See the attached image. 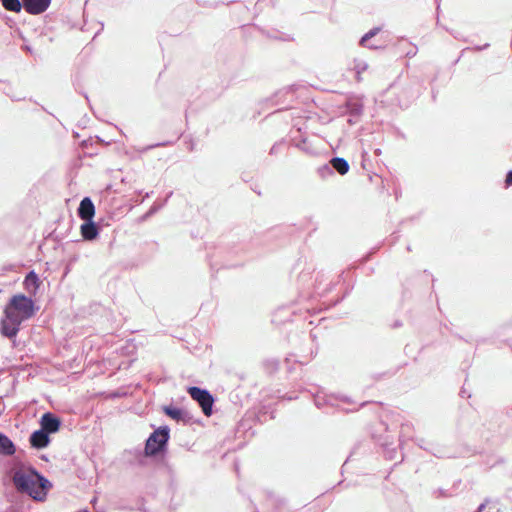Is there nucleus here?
I'll use <instances>...</instances> for the list:
<instances>
[{
  "instance_id": "obj_1",
  "label": "nucleus",
  "mask_w": 512,
  "mask_h": 512,
  "mask_svg": "<svg viewBox=\"0 0 512 512\" xmlns=\"http://www.w3.org/2000/svg\"><path fill=\"white\" fill-rule=\"evenodd\" d=\"M35 313L34 302L23 294L14 295L4 309V318L0 322L1 334L13 338L17 335L21 323Z\"/></svg>"
},
{
  "instance_id": "obj_11",
  "label": "nucleus",
  "mask_w": 512,
  "mask_h": 512,
  "mask_svg": "<svg viewBox=\"0 0 512 512\" xmlns=\"http://www.w3.org/2000/svg\"><path fill=\"white\" fill-rule=\"evenodd\" d=\"M50 2H23L24 9L30 14H40L44 12Z\"/></svg>"
},
{
  "instance_id": "obj_7",
  "label": "nucleus",
  "mask_w": 512,
  "mask_h": 512,
  "mask_svg": "<svg viewBox=\"0 0 512 512\" xmlns=\"http://www.w3.org/2000/svg\"><path fill=\"white\" fill-rule=\"evenodd\" d=\"M40 284L41 281L34 271L29 272L23 282V286L30 296H35L37 294Z\"/></svg>"
},
{
  "instance_id": "obj_6",
  "label": "nucleus",
  "mask_w": 512,
  "mask_h": 512,
  "mask_svg": "<svg viewBox=\"0 0 512 512\" xmlns=\"http://www.w3.org/2000/svg\"><path fill=\"white\" fill-rule=\"evenodd\" d=\"M78 215L84 221H90L95 215V206L90 198L85 197L79 205Z\"/></svg>"
},
{
  "instance_id": "obj_15",
  "label": "nucleus",
  "mask_w": 512,
  "mask_h": 512,
  "mask_svg": "<svg viewBox=\"0 0 512 512\" xmlns=\"http://www.w3.org/2000/svg\"><path fill=\"white\" fill-rule=\"evenodd\" d=\"M164 411H165L166 415H168L172 419L179 420L182 418V411L180 409L172 408V407H165Z\"/></svg>"
},
{
  "instance_id": "obj_16",
  "label": "nucleus",
  "mask_w": 512,
  "mask_h": 512,
  "mask_svg": "<svg viewBox=\"0 0 512 512\" xmlns=\"http://www.w3.org/2000/svg\"><path fill=\"white\" fill-rule=\"evenodd\" d=\"M505 184H506V186L512 185V170L507 173L506 179H505Z\"/></svg>"
},
{
  "instance_id": "obj_12",
  "label": "nucleus",
  "mask_w": 512,
  "mask_h": 512,
  "mask_svg": "<svg viewBox=\"0 0 512 512\" xmlns=\"http://www.w3.org/2000/svg\"><path fill=\"white\" fill-rule=\"evenodd\" d=\"M332 167L341 175H344L349 170V164L348 162L343 158H333L331 160Z\"/></svg>"
},
{
  "instance_id": "obj_3",
  "label": "nucleus",
  "mask_w": 512,
  "mask_h": 512,
  "mask_svg": "<svg viewBox=\"0 0 512 512\" xmlns=\"http://www.w3.org/2000/svg\"><path fill=\"white\" fill-rule=\"evenodd\" d=\"M169 438L167 428L155 430L146 441L145 452L147 455H155L162 450Z\"/></svg>"
},
{
  "instance_id": "obj_4",
  "label": "nucleus",
  "mask_w": 512,
  "mask_h": 512,
  "mask_svg": "<svg viewBox=\"0 0 512 512\" xmlns=\"http://www.w3.org/2000/svg\"><path fill=\"white\" fill-rule=\"evenodd\" d=\"M188 393L193 400L199 403L206 416H210L212 414L214 399L208 391L198 387H190L188 389Z\"/></svg>"
},
{
  "instance_id": "obj_9",
  "label": "nucleus",
  "mask_w": 512,
  "mask_h": 512,
  "mask_svg": "<svg viewBox=\"0 0 512 512\" xmlns=\"http://www.w3.org/2000/svg\"><path fill=\"white\" fill-rule=\"evenodd\" d=\"M80 232L85 240H93L98 236V227L90 220L83 223L80 227Z\"/></svg>"
},
{
  "instance_id": "obj_13",
  "label": "nucleus",
  "mask_w": 512,
  "mask_h": 512,
  "mask_svg": "<svg viewBox=\"0 0 512 512\" xmlns=\"http://www.w3.org/2000/svg\"><path fill=\"white\" fill-rule=\"evenodd\" d=\"M23 2H0V8L8 11L19 12L22 8Z\"/></svg>"
},
{
  "instance_id": "obj_2",
  "label": "nucleus",
  "mask_w": 512,
  "mask_h": 512,
  "mask_svg": "<svg viewBox=\"0 0 512 512\" xmlns=\"http://www.w3.org/2000/svg\"><path fill=\"white\" fill-rule=\"evenodd\" d=\"M12 481L18 492L25 493L36 501H44L51 488L50 482L31 467L16 469Z\"/></svg>"
},
{
  "instance_id": "obj_8",
  "label": "nucleus",
  "mask_w": 512,
  "mask_h": 512,
  "mask_svg": "<svg viewBox=\"0 0 512 512\" xmlns=\"http://www.w3.org/2000/svg\"><path fill=\"white\" fill-rule=\"evenodd\" d=\"M49 434L42 429L34 431L30 436V444L32 447L42 449L48 446L50 439Z\"/></svg>"
},
{
  "instance_id": "obj_5",
  "label": "nucleus",
  "mask_w": 512,
  "mask_h": 512,
  "mask_svg": "<svg viewBox=\"0 0 512 512\" xmlns=\"http://www.w3.org/2000/svg\"><path fill=\"white\" fill-rule=\"evenodd\" d=\"M41 429L48 434L56 433L61 425L60 419L50 412L42 415L40 420Z\"/></svg>"
},
{
  "instance_id": "obj_10",
  "label": "nucleus",
  "mask_w": 512,
  "mask_h": 512,
  "mask_svg": "<svg viewBox=\"0 0 512 512\" xmlns=\"http://www.w3.org/2000/svg\"><path fill=\"white\" fill-rule=\"evenodd\" d=\"M16 452V447L12 440L3 433H0V455L12 456Z\"/></svg>"
},
{
  "instance_id": "obj_14",
  "label": "nucleus",
  "mask_w": 512,
  "mask_h": 512,
  "mask_svg": "<svg viewBox=\"0 0 512 512\" xmlns=\"http://www.w3.org/2000/svg\"><path fill=\"white\" fill-rule=\"evenodd\" d=\"M381 31V28L380 27H375L373 29H371L369 32H367L360 40V45L361 46H367V42L369 39H371L372 37H374L376 34H378L379 32Z\"/></svg>"
}]
</instances>
